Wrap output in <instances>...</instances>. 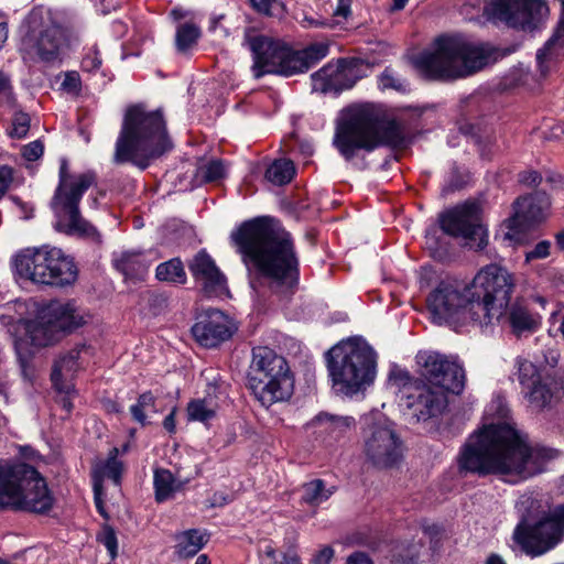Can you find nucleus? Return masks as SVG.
<instances>
[{
    "label": "nucleus",
    "mask_w": 564,
    "mask_h": 564,
    "mask_svg": "<svg viewBox=\"0 0 564 564\" xmlns=\"http://www.w3.org/2000/svg\"><path fill=\"white\" fill-rule=\"evenodd\" d=\"M153 485L158 502L167 500L175 490L173 474L167 469L155 470Z\"/></svg>",
    "instance_id": "37"
},
{
    "label": "nucleus",
    "mask_w": 564,
    "mask_h": 564,
    "mask_svg": "<svg viewBox=\"0 0 564 564\" xmlns=\"http://www.w3.org/2000/svg\"><path fill=\"white\" fill-rule=\"evenodd\" d=\"M442 230L455 238H463L478 250L488 243L486 229L481 225V206L477 200H466L445 212L440 217Z\"/></svg>",
    "instance_id": "18"
},
{
    "label": "nucleus",
    "mask_w": 564,
    "mask_h": 564,
    "mask_svg": "<svg viewBox=\"0 0 564 564\" xmlns=\"http://www.w3.org/2000/svg\"><path fill=\"white\" fill-rule=\"evenodd\" d=\"M346 69L339 66H333L330 64L325 65L319 70L312 74V88L314 91L323 94L335 93L338 94L345 89H349L354 86L355 82H344L346 77Z\"/></svg>",
    "instance_id": "24"
},
{
    "label": "nucleus",
    "mask_w": 564,
    "mask_h": 564,
    "mask_svg": "<svg viewBox=\"0 0 564 564\" xmlns=\"http://www.w3.org/2000/svg\"><path fill=\"white\" fill-rule=\"evenodd\" d=\"M247 386L261 405L269 408L292 395L294 380L283 356L269 347L259 346L252 349Z\"/></svg>",
    "instance_id": "11"
},
{
    "label": "nucleus",
    "mask_w": 564,
    "mask_h": 564,
    "mask_svg": "<svg viewBox=\"0 0 564 564\" xmlns=\"http://www.w3.org/2000/svg\"><path fill=\"white\" fill-rule=\"evenodd\" d=\"M551 243L547 240L540 241L535 247L525 253V261L545 259L550 256Z\"/></svg>",
    "instance_id": "53"
},
{
    "label": "nucleus",
    "mask_w": 564,
    "mask_h": 564,
    "mask_svg": "<svg viewBox=\"0 0 564 564\" xmlns=\"http://www.w3.org/2000/svg\"><path fill=\"white\" fill-rule=\"evenodd\" d=\"M550 208V196L543 191L519 196L512 204V216L506 220L509 229L506 237L512 239L516 234L540 225L547 218Z\"/></svg>",
    "instance_id": "19"
},
{
    "label": "nucleus",
    "mask_w": 564,
    "mask_h": 564,
    "mask_svg": "<svg viewBox=\"0 0 564 564\" xmlns=\"http://www.w3.org/2000/svg\"><path fill=\"white\" fill-rule=\"evenodd\" d=\"M508 322L512 332L517 336H521L523 333L535 332L541 324V317L538 314L530 313L521 304L514 303L510 307Z\"/></svg>",
    "instance_id": "31"
},
{
    "label": "nucleus",
    "mask_w": 564,
    "mask_h": 564,
    "mask_svg": "<svg viewBox=\"0 0 564 564\" xmlns=\"http://www.w3.org/2000/svg\"><path fill=\"white\" fill-rule=\"evenodd\" d=\"M187 415L189 421L207 422L215 417L216 411L206 399H195L187 404Z\"/></svg>",
    "instance_id": "38"
},
{
    "label": "nucleus",
    "mask_w": 564,
    "mask_h": 564,
    "mask_svg": "<svg viewBox=\"0 0 564 564\" xmlns=\"http://www.w3.org/2000/svg\"><path fill=\"white\" fill-rule=\"evenodd\" d=\"M466 183L465 175L462 174L458 167L454 166L448 175L446 184L443 188L444 193H452L460 189Z\"/></svg>",
    "instance_id": "50"
},
{
    "label": "nucleus",
    "mask_w": 564,
    "mask_h": 564,
    "mask_svg": "<svg viewBox=\"0 0 564 564\" xmlns=\"http://www.w3.org/2000/svg\"><path fill=\"white\" fill-rule=\"evenodd\" d=\"M524 0H489L484 7V14L492 22H501L513 29L522 22L520 11L525 9Z\"/></svg>",
    "instance_id": "25"
},
{
    "label": "nucleus",
    "mask_w": 564,
    "mask_h": 564,
    "mask_svg": "<svg viewBox=\"0 0 564 564\" xmlns=\"http://www.w3.org/2000/svg\"><path fill=\"white\" fill-rule=\"evenodd\" d=\"M525 390L524 397L530 405L538 411L551 409L560 394L557 383L550 377L540 379Z\"/></svg>",
    "instance_id": "26"
},
{
    "label": "nucleus",
    "mask_w": 564,
    "mask_h": 564,
    "mask_svg": "<svg viewBox=\"0 0 564 564\" xmlns=\"http://www.w3.org/2000/svg\"><path fill=\"white\" fill-rule=\"evenodd\" d=\"M518 369V380L523 389L529 388L543 377H541L538 367L530 360L518 358L516 360Z\"/></svg>",
    "instance_id": "40"
},
{
    "label": "nucleus",
    "mask_w": 564,
    "mask_h": 564,
    "mask_svg": "<svg viewBox=\"0 0 564 564\" xmlns=\"http://www.w3.org/2000/svg\"><path fill=\"white\" fill-rule=\"evenodd\" d=\"M489 57L490 51L484 44L468 42L462 36L442 35L432 48L420 53L413 64L429 79L449 82L481 69Z\"/></svg>",
    "instance_id": "6"
},
{
    "label": "nucleus",
    "mask_w": 564,
    "mask_h": 564,
    "mask_svg": "<svg viewBox=\"0 0 564 564\" xmlns=\"http://www.w3.org/2000/svg\"><path fill=\"white\" fill-rule=\"evenodd\" d=\"M86 345H77L67 354L61 356L54 364L51 380L59 393H68L73 389L70 379L80 368V355L86 352Z\"/></svg>",
    "instance_id": "23"
},
{
    "label": "nucleus",
    "mask_w": 564,
    "mask_h": 564,
    "mask_svg": "<svg viewBox=\"0 0 564 564\" xmlns=\"http://www.w3.org/2000/svg\"><path fill=\"white\" fill-rule=\"evenodd\" d=\"M175 554L178 558L195 556L208 542V535L197 529H189L175 534Z\"/></svg>",
    "instance_id": "30"
},
{
    "label": "nucleus",
    "mask_w": 564,
    "mask_h": 564,
    "mask_svg": "<svg viewBox=\"0 0 564 564\" xmlns=\"http://www.w3.org/2000/svg\"><path fill=\"white\" fill-rule=\"evenodd\" d=\"M564 538V505L543 511L531 522L524 517L513 531V540L523 552L540 556L554 549Z\"/></svg>",
    "instance_id": "14"
},
{
    "label": "nucleus",
    "mask_w": 564,
    "mask_h": 564,
    "mask_svg": "<svg viewBox=\"0 0 564 564\" xmlns=\"http://www.w3.org/2000/svg\"><path fill=\"white\" fill-rule=\"evenodd\" d=\"M101 66V57L98 48L94 45L88 48L87 53L82 59V68L85 72H95Z\"/></svg>",
    "instance_id": "48"
},
{
    "label": "nucleus",
    "mask_w": 564,
    "mask_h": 564,
    "mask_svg": "<svg viewBox=\"0 0 564 564\" xmlns=\"http://www.w3.org/2000/svg\"><path fill=\"white\" fill-rule=\"evenodd\" d=\"M300 24L303 28H325L327 26V22L321 19H314L312 17H307L306 14H303V18L299 19Z\"/></svg>",
    "instance_id": "57"
},
{
    "label": "nucleus",
    "mask_w": 564,
    "mask_h": 564,
    "mask_svg": "<svg viewBox=\"0 0 564 564\" xmlns=\"http://www.w3.org/2000/svg\"><path fill=\"white\" fill-rule=\"evenodd\" d=\"M97 539L105 545L110 557L116 558L118 555V540L115 530L110 525H105Z\"/></svg>",
    "instance_id": "47"
},
{
    "label": "nucleus",
    "mask_w": 564,
    "mask_h": 564,
    "mask_svg": "<svg viewBox=\"0 0 564 564\" xmlns=\"http://www.w3.org/2000/svg\"><path fill=\"white\" fill-rule=\"evenodd\" d=\"M406 406L417 421L440 415L447 405V393L424 381L415 382L405 390Z\"/></svg>",
    "instance_id": "21"
},
{
    "label": "nucleus",
    "mask_w": 564,
    "mask_h": 564,
    "mask_svg": "<svg viewBox=\"0 0 564 564\" xmlns=\"http://www.w3.org/2000/svg\"><path fill=\"white\" fill-rule=\"evenodd\" d=\"M172 148L161 110L149 111L142 105H134L124 113L112 162L117 165L130 163L145 170Z\"/></svg>",
    "instance_id": "4"
},
{
    "label": "nucleus",
    "mask_w": 564,
    "mask_h": 564,
    "mask_svg": "<svg viewBox=\"0 0 564 564\" xmlns=\"http://www.w3.org/2000/svg\"><path fill=\"white\" fill-rule=\"evenodd\" d=\"M422 381L444 392L459 394L465 388V371L453 356L436 351H420L416 357Z\"/></svg>",
    "instance_id": "17"
},
{
    "label": "nucleus",
    "mask_w": 564,
    "mask_h": 564,
    "mask_svg": "<svg viewBox=\"0 0 564 564\" xmlns=\"http://www.w3.org/2000/svg\"><path fill=\"white\" fill-rule=\"evenodd\" d=\"M514 281L507 269L498 264L482 268L470 285L442 281L427 297V306L438 324L456 332L466 325L485 327L499 321L511 299Z\"/></svg>",
    "instance_id": "1"
},
{
    "label": "nucleus",
    "mask_w": 564,
    "mask_h": 564,
    "mask_svg": "<svg viewBox=\"0 0 564 564\" xmlns=\"http://www.w3.org/2000/svg\"><path fill=\"white\" fill-rule=\"evenodd\" d=\"M252 9L264 17H282L285 7L276 0H249Z\"/></svg>",
    "instance_id": "44"
},
{
    "label": "nucleus",
    "mask_w": 564,
    "mask_h": 564,
    "mask_svg": "<svg viewBox=\"0 0 564 564\" xmlns=\"http://www.w3.org/2000/svg\"><path fill=\"white\" fill-rule=\"evenodd\" d=\"M175 412L176 408H173L169 415L163 421V426L169 433H174L176 430L175 424Z\"/></svg>",
    "instance_id": "61"
},
{
    "label": "nucleus",
    "mask_w": 564,
    "mask_h": 564,
    "mask_svg": "<svg viewBox=\"0 0 564 564\" xmlns=\"http://www.w3.org/2000/svg\"><path fill=\"white\" fill-rule=\"evenodd\" d=\"M536 64L540 76L544 78L553 73L557 66L555 63H550L547 57H544V53H536Z\"/></svg>",
    "instance_id": "55"
},
{
    "label": "nucleus",
    "mask_w": 564,
    "mask_h": 564,
    "mask_svg": "<svg viewBox=\"0 0 564 564\" xmlns=\"http://www.w3.org/2000/svg\"><path fill=\"white\" fill-rule=\"evenodd\" d=\"M301 490L302 503H305L310 507H318L335 494L336 487H327L325 480L316 478L304 482L301 487Z\"/></svg>",
    "instance_id": "32"
},
{
    "label": "nucleus",
    "mask_w": 564,
    "mask_h": 564,
    "mask_svg": "<svg viewBox=\"0 0 564 564\" xmlns=\"http://www.w3.org/2000/svg\"><path fill=\"white\" fill-rule=\"evenodd\" d=\"M230 239L250 274L279 296H291L299 284V258L291 235L269 216L243 221Z\"/></svg>",
    "instance_id": "3"
},
{
    "label": "nucleus",
    "mask_w": 564,
    "mask_h": 564,
    "mask_svg": "<svg viewBox=\"0 0 564 564\" xmlns=\"http://www.w3.org/2000/svg\"><path fill=\"white\" fill-rule=\"evenodd\" d=\"M200 35L199 29L193 23L181 24L176 30L175 44L180 52H185L196 43Z\"/></svg>",
    "instance_id": "41"
},
{
    "label": "nucleus",
    "mask_w": 564,
    "mask_h": 564,
    "mask_svg": "<svg viewBox=\"0 0 564 564\" xmlns=\"http://www.w3.org/2000/svg\"><path fill=\"white\" fill-rule=\"evenodd\" d=\"M235 322L224 312L209 308L200 313L192 326L194 339L205 348H216L237 332Z\"/></svg>",
    "instance_id": "20"
},
{
    "label": "nucleus",
    "mask_w": 564,
    "mask_h": 564,
    "mask_svg": "<svg viewBox=\"0 0 564 564\" xmlns=\"http://www.w3.org/2000/svg\"><path fill=\"white\" fill-rule=\"evenodd\" d=\"M252 53V72L256 78L267 74L292 76L299 63L293 58V50L280 40L256 35L248 40Z\"/></svg>",
    "instance_id": "16"
},
{
    "label": "nucleus",
    "mask_w": 564,
    "mask_h": 564,
    "mask_svg": "<svg viewBox=\"0 0 564 564\" xmlns=\"http://www.w3.org/2000/svg\"><path fill=\"white\" fill-rule=\"evenodd\" d=\"M362 452L375 467L391 468L402 460L404 443L391 421L368 416L362 429Z\"/></svg>",
    "instance_id": "15"
},
{
    "label": "nucleus",
    "mask_w": 564,
    "mask_h": 564,
    "mask_svg": "<svg viewBox=\"0 0 564 564\" xmlns=\"http://www.w3.org/2000/svg\"><path fill=\"white\" fill-rule=\"evenodd\" d=\"M97 182L96 173L87 171L74 174L69 171L68 161H59L58 184L50 202L56 218L54 228L62 234L94 243L101 242L98 229L83 217L79 203L83 195Z\"/></svg>",
    "instance_id": "7"
},
{
    "label": "nucleus",
    "mask_w": 564,
    "mask_h": 564,
    "mask_svg": "<svg viewBox=\"0 0 564 564\" xmlns=\"http://www.w3.org/2000/svg\"><path fill=\"white\" fill-rule=\"evenodd\" d=\"M155 276L160 281L185 284L187 281L183 262L180 258H173L156 267Z\"/></svg>",
    "instance_id": "35"
},
{
    "label": "nucleus",
    "mask_w": 564,
    "mask_h": 564,
    "mask_svg": "<svg viewBox=\"0 0 564 564\" xmlns=\"http://www.w3.org/2000/svg\"><path fill=\"white\" fill-rule=\"evenodd\" d=\"M295 167L291 160H275L265 171V178L274 185H284L291 182Z\"/></svg>",
    "instance_id": "36"
},
{
    "label": "nucleus",
    "mask_w": 564,
    "mask_h": 564,
    "mask_svg": "<svg viewBox=\"0 0 564 564\" xmlns=\"http://www.w3.org/2000/svg\"><path fill=\"white\" fill-rule=\"evenodd\" d=\"M113 267L126 279H143L148 272V263L141 251H122L112 259Z\"/></svg>",
    "instance_id": "28"
},
{
    "label": "nucleus",
    "mask_w": 564,
    "mask_h": 564,
    "mask_svg": "<svg viewBox=\"0 0 564 564\" xmlns=\"http://www.w3.org/2000/svg\"><path fill=\"white\" fill-rule=\"evenodd\" d=\"M11 268L17 280L36 285L64 288L74 284L78 276L74 259L48 245L20 250L12 257Z\"/></svg>",
    "instance_id": "9"
},
{
    "label": "nucleus",
    "mask_w": 564,
    "mask_h": 564,
    "mask_svg": "<svg viewBox=\"0 0 564 564\" xmlns=\"http://www.w3.org/2000/svg\"><path fill=\"white\" fill-rule=\"evenodd\" d=\"M198 176L202 181L209 183L220 180L226 174V167L221 160H212L206 164L202 165L197 170Z\"/></svg>",
    "instance_id": "43"
},
{
    "label": "nucleus",
    "mask_w": 564,
    "mask_h": 564,
    "mask_svg": "<svg viewBox=\"0 0 564 564\" xmlns=\"http://www.w3.org/2000/svg\"><path fill=\"white\" fill-rule=\"evenodd\" d=\"M377 355L361 337L343 339L325 354L326 367L336 393L352 397L372 383Z\"/></svg>",
    "instance_id": "8"
},
{
    "label": "nucleus",
    "mask_w": 564,
    "mask_h": 564,
    "mask_svg": "<svg viewBox=\"0 0 564 564\" xmlns=\"http://www.w3.org/2000/svg\"><path fill=\"white\" fill-rule=\"evenodd\" d=\"M23 26L25 32L21 45L26 55L52 66L62 62L67 36L48 8L34 7L26 15Z\"/></svg>",
    "instance_id": "12"
},
{
    "label": "nucleus",
    "mask_w": 564,
    "mask_h": 564,
    "mask_svg": "<svg viewBox=\"0 0 564 564\" xmlns=\"http://www.w3.org/2000/svg\"><path fill=\"white\" fill-rule=\"evenodd\" d=\"M278 564H302L300 557L296 554H283L282 561Z\"/></svg>",
    "instance_id": "64"
},
{
    "label": "nucleus",
    "mask_w": 564,
    "mask_h": 564,
    "mask_svg": "<svg viewBox=\"0 0 564 564\" xmlns=\"http://www.w3.org/2000/svg\"><path fill=\"white\" fill-rule=\"evenodd\" d=\"M154 397L152 392L148 391L139 395L135 404L130 406L132 417L141 425L147 424L145 410L154 406Z\"/></svg>",
    "instance_id": "45"
},
{
    "label": "nucleus",
    "mask_w": 564,
    "mask_h": 564,
    "mask_svg": "<svg viewBox=\"0 0 564 564\" xmlns=\"http://www.w3.org/2000/svg\"><path fill=\"white\" fill-rule=\"evenodd\" d=\"M150 304L152 306H158L160 308L167 306V296L164 294H153L150 299Z\"/></svg>",
    "instance_id": "63"
},
{
    "label": "nucleus",
    "mask_w": 564,
    "mask_h": 564,
    "mask_svg": "<svg viewBox=\"0 0 564 564\" xmlns=\"http://www.w3.org/2000/svg\"><path fill=\"white\" fill-rule=\"evenodd\" d=\"M346 564H373L365 552H354L347 557Z\"/></svg>",
    "instance_id": "58"
},
{
    "label": "nucleus",
    "mask_w": 564,
    "mask_h": 564,
    "mask_svg": "<svg viewBox=\"0 0 564 564\" xmlns=\"http://www.w3.org/2000/svg\"><path fill=\"white\" fill-rule=\"evenodd\" d=\"M94 489V496H95V505L98 510V512L104 517L107 518V513L105 511L104 501L101 499V492L102 487H93Z\"/></svg>",
    "instance_id": "60"
},
{
    "label": "nucleus",
    "mask_w": 564,
    "mask_h": 564,
    "mask_svg": "<svg viewBox=\"0 0 564 564\" xmlns=\"http://www.w3.org/2000/svg\"><path fill=\"white\" fill-rule=\"evenodd\" d=\"M83 324L84 317L75 304L58 300L42 306L34 319H19L26 339L35 347L54 345Z\"/></svg>",
    "instance_id": "13"
},
{
    "label": "nucleus",
    "mask_w": 564,
    "mask_h": 564,
    "mask_svg": "<svg viewBox=\"0 0 564 564\" xmlns=\"http://www.w3.org/2000/svg\"><path fill=\"white\" fill-rule=\"evenodd\" d=\"M538 53H544V57L546 56L550 63L557 65L564 57V34L555 30L554 34Z\"/></svg>",
    "instance_id": "39"
},
{
    "label": "nucleus",
    "mask_w": 564,
    "mask_h": 564,
    "mask_svg": "<svg viewBox=\"0 0 564 564\" xmlns=\"http://www.w3.org/2000/svg\"><path fill=\"white\" fill-rule=\"evenodd\" d=\"M23 180L12 167L2 165V196L11 187L21 185Z\"/></svg>",
    "instance_id": "49"
},
{
    "label": "nucleus",
    "mask_w": 564,
    "mask_h": 564,
    "mask_svg": "<svg viewBox=\"0 0 564 564\" xmlns=\"http://www.w3.org/2000/svg\"><path fill=\"white\" fill-rule=\"evenodd\" d=\"M54 506L45 478L25 463L2 466V510L47 514Z\"/></svg>",
    "instance_id": "10"
},
{
    "label": "nucleus",
    "mask_w": 564,
    "mask_h": 564,
    "mask_svg": "<svg viewBox=\"0 0 564 564\" xmlns=\"http://www.w3.org/2000/svg\"><path fill=\"white\" fill-rule=\"evenodd\" d=\"M44 153V145L40 140L32 141L22 148V156L33 162L39 160Z\"/></svg>",
    "instance_id": "52"
},
{
    "label": "nucleus",
    "mask_w": 564,
    "mask_h": 564,
    "mask_svg": "<svg viewBox=\"0 0 564 564\" xmlns=\"http://www.w3.org/2000/svg\"><path fill=\"white\" fill-rule=\"evenodd\" d=\"M329 47L324 43H315L302 51L293 50V58L297 59L299 63L295 69V74L304 73L314 66L317 62L327 56Z\"/></svg>",
    "instance_id": "34"
},
{
    "label": "nucleus",
    "mask_w": 564,
    "mask_h": 564,
    "mask_svg": "<svg viewBox=\"0 0 564 564\" xmlns=\"http://www.w3.org/2000/svg\"><path fill=\"white\" fill-rule=\"evenodd\" d=\"M61 88L70 94H78L82 89L80 76L77 72H66Z\"/></svg>",
    "instance_id": "51"
},
{
    "label": "nucleus",
    "mask_w": 564,
    "mask_h": 564,
    "mask_svg": "<svg viewBox=\"0 0 564 564\" xmlns=\"http://www.w3.org/2000/svg\"><path fill=\"white\" fill-rule=\"evenodd\" d=\"M518 182L528 187H536L542 182V175L535 170L522 171L518 174Z\"/></svg>",
    "instance_id": "54"
},
{
    "label": "nucleus",
    "mask_w": 564,
    "mask_h": 564,
    "mask_svg": "<svg viewBox=\"0 0 564 564\" xmlns=\"http://www.w3.org/2000/svg\"><path fill=\"white\" fill-rule=\"evenodd\" d=\"M555 456L556 451L531 447L509 423L497 422L468 437L457 463L460 473L506 476L518 481L542 473Z\"/></svg>",
    "instance_id": "2"
},
{
    "label": "nucleus",
    "mask_w": 564,
    "mask_h": 564,
    "mask_svg": "<svg viewBox=\"0 0 564 564\" xmlns=\"http://www.w3.org/2000/svg\"><path fill=\"white\" fill-rule=\"evenodd\" d=\"M119 449L112 447L105 460H97L93 466V487H102L105 478L111 479L116 485L120 484L123 464L118 459Z\"/></svg>",
    "instance_id": "27"
},
{
    "label": "nucleus",
    "mask_w": 564,
    "mask_h": 564,
    "mask_svg": "<svg viewBox=\"0 0 564 564\" xmlns=\"http://www.w3.org/2000/svg\"><path fill=\"white\" fill-rule=\"evenodd\" d=\"M2 101L6 99V101L12 106H14V97L12 94V87L9 83V80L2 76Z\"/></svg>",
    "instance_id": "59"
},
{
    "label": "nucleus",
    "mask_w": 564,
    "mask_h": 564,
    "mask_svg": "<svg viewBox=\"0 0 564 564\" xmlns=\"http://www.w3.org/2000/svg\"><path fill=\"white\" fill-rule=\"evenodd\" d=\"M351 13V10H350V4L349 3H344V2H339L337 3V7L334 11V15L336 17H343L345 19H347Z\"/></svg>",
    "instance_id": "62"
},
{
    "label": "nucleus",
    "mask_w": 564,
    "mask_h": 564,
    "mask_svg": "<svg viewBox=\"0 0 564 564\" xmlns=\"http://www.w3.org/2000/svg\"><path fill=\"white\" fill-rule=\"evenodd\" d=\"M188 270L207 296H219L227 291V279L206 250H199L188 262Z\"/></svg>",
    "instance_id": "22"
},
{
    "label": "nucleus",
    "mask_w": 564,
    "mask_h": 564,
    "mask_svg": "<svg viewBox=\"0 0 564 564\" xmlns=\"http://www.w3.org/2000/svg\"><path fill=\"white\" fill-rule=\"evenodd\" d=\"M525 9L520 11L523 20L518 24V30L533 32L540 29L549 18L550 8L545 0H524Z\"/></svg>",
    "instance_id": "29"
},
{
    "label": "nucleus",
    "mask_w": 564,
    "mask_h": 564,
    "mask_svg": "<svg viewBox=\"0 0 564 564\" xmlns=\"http://www.w3.org/2000/svg\"><path fill=\"white\" fill-rule=\"evenodd\" d=\"M379 87L382 90L386 89H393L398 93H406L409 90V83L401 78L392 68L387 67L379 75Z\"/></svg>",
    "instance_id": "42"
},
{
    "label": "nucleus",
    "mask_w": 564,
    "mask_h": 564,
    "mask_svg": "<svg viewBox=\"0 0 564 564\" xmlns=\"http://www.w3.org/2000/svg\"><path fill=\"white\" fill-rule=\"evenodd\" d=\"M334 549L329 545H326L314 555L311 564H329L334 557Z\"/></svg>",
    "instance_id": "56"
},
{
    "label": "nucleus",
    "mask_w": 564,
    "mask_h": 564,
    "mask_svg": "<svg viewBox=\"0 0 564 564\" xmlns=\"http://www.w3.org/2000/svg\"><path fill=\"white\" fill-rule=\"evenodd\" d=\"M312 424L318 427L319 432H326L334 437H339L354 426L355 419L352 416H339L322 412L314 417Z\"/></svg>",
    "instance_id": "33"
},
{
    "label": "nucleus",
    "mask_w": 564,
    "mask_h": 564,
    "mask_svg": "<svg viewBox=\"0 0 564 564\" xmlns=\"http://www.w3.org/2000/svg\"><path fill=\"white\" fill-rule=\"evenodd\" d=\"M404 143L402 127L393 119H386L372 104L349 108L337 124L333 140L335 148L347 161L352 160L358 150L371 152L381 145L400 148Z\"/></svg>",
    "instance_id": "5"
},
{
    "label": "nucleus",
    "mask_w": 564,
    "mask_h": 564,
    "mask_svg": "<svg viewBox=\"0 0 564 564\" xmlns=\"http://www.w3.org/2000/svg\"><path fill=\"white\" fill-rule=\"evenodd\" d=\"M30 130V117L28 113L17 111L12 118L11 127L7 133L12 139H23Z\"/></svg>",
    "instance_id": "46"
}]
</instances>
